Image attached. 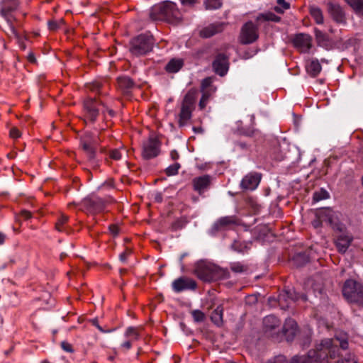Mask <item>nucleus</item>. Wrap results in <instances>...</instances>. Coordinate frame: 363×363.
Instances as JSON below:
<instances>
[{"instance_id": "obj_3", "label": "nucleus", "mask_w": 363, "mask_h": 363, "mask_svg": "<svg viewBox=\"0 0 363 363\" xmlns=\"http://www.w3.org/2000/svg\"><path fill=\"white\" fill-rule=\"evenodd\" d=\"M150 15L155 21H172L179 18L180 12L174 2L165 1L153 6Z\"/></svg>"}, {"instance_id": "obj_40", "label": "nucleus", "mask_w": 363, "mask_h": 363, "mask_svg": "<svg viewBox=\"0 0 363 363\" xmlns=\"http://www.w3.org/2000/svg\"><path fill=\"white\" fill-rule=\"evenodd\" d=\"M329 197V194L327 191L321 189L313 194V200L314 202H318L323 199H326Z\"/></svg>"}, {"instance_id": "obj_4", "label": "nucleus", "mask_w": 363, "mask_h": 363, "mask_svg": "<svg viewBox=\"0 0 363 363\" xmlns=\"http://www.w3.org/2000/svg\"><path fill=\"white\" fill-rule=\"evenodd\" d=\"M316 216V219L312 222L315 228H320L323 223H325L337 232H342L345 229V225L340 221L338 213L330 208L320 210Z\"/></svg>"}, {"instance_id": "obj_29", "label": "nucleus", "mask_w": 363, "mask_h": 363, "mask_svg": "<svg viewBox=\"0 0 363 363\" xmlns=\"http://www.w3.org/2000/svg\"><path fill=\"white\" fill-rule=\"evenodd\" d=\"M11 34L13 35L16 38L17 43L19 48L21 50H25L26 48V45L25 44V41L27 40V38L24 35H21L17 32L13 25H10L9 28Z\"/></svg>"}, {"instance_id": "obj_58", "label": "nucleus", "mask_w": 363, "mask_h": 363, "mask_svg": "<svg viewBox=\"0 0 363 363\" xmlns=\"http://www.w3.org/2000/svg\"><path fill=\"white\" fill-rule=\"evenodd\" d=\"M91 323L93 325H94L95 327H96L98 328V330L101 332V333H105L106 331L99 325V321L97 319L94 318L93 320H91Z\"/></svg>"}, {"instance_id": "obj_19", "label": "nucleus", "mask_w": 363, "mask_h": 363, "mask_svg": "<svg viewBox=\"0 0 363 363\" xmlns=\"http://www.w3.org/2000/svg\"><path fill=\"white\" fill-rule=\"evenodd\" d=\"M18 3L17 0H4L1 3V13L6 20L9 26L13 25L11 22L12 16L11 13L15 11L18 7Z\"/></svg>"}, {"instance_id": "obj_37", "label": "nucleus", "mask_w": 363, "mask_h": 363, "mask_svg": "<svg viewBox=\"0 0 363 363\" xmlns=\"http://www.w3.org/2000/svg\"><path fill=\"white\" fill-rule=\"evenodd\" d=\"M290 330H298V325L296 322L292 318H288L286 320L284 325L282 328V332L284 334H288Z\"/></svg>"}, {"instance_id": "obj_11", "label": "nucleus", "mask_w": 363, "mask_h": 363, "mask_svg": "<svg viewBox=\"0 0 363 363\" xmlns=\"http://www.w3.org/2000/svg\"><path fill=\"white\" fill-rule=\"evenodd\" d=\"M257 38V27L252 21L247 22L242 28L240 42L243 44H250L255 42Z\"/></svg>"}, {"instance_id": "obj_15", "label": "nucleus", "mask_w": 363, "mask_h": 363, "mask_svg": "<svg viewBox=\"0 0 363 363\" xmlns=\"http://www.w3.org/2000/svg\"><path fill=\"white\" fill-rule=\"evenodd\" d=\"M196 286V282L186 277H181L172 283V289L176 293H180L186 290H195Z\"/></svg>"}, {"instance_id": "obj_51", "label": "nucleus", "mask_w": 363, "mask_h": 363, "mask_svg": "<svg viewBox=\"0 0 363 363\" xmlns=\"http://www.w3.org/2000/svg\"><path fill=\"white\" fill-rule=\"evenodd\" d=\"M9 134L10 136L13 139L18 138L21 135V131L16 127L11 128Z\"/></svg>"}, {"instance_id": "obj_61", "label": "nucleus", "mask_w": 363, "mask_h": 363, "mask_svg": "<svg viewBox=\"0 0 363 363\" xmlns=\"http://www.w3.org/2000/svg\"><path fill=\"white\" fill-rule=\"evenodd\" d=\"M21 216L26 219H28L31 217V213L30 211L23 210L21 211Z\"/></svg>"}, {"instance_id": "obj_63", "label": "nucleus", "mask_w": 363, "mask_h": 363, "mask_svg": "<svg viewBox=\"0 0 363 363\" xmlns=\"http://www.w3.org/2000/svg\"><path fill=\"white\" fill-rule=\"evenodd\" d=\"M131 345H132L131 342L128 340V341L124 342L121 345V347L125 348V350H128L129 349H130Z\"/></svg>"}, {"instance_id": "obj_30", "label": "nucleus", "mask_w": 363, "mask_h": 363, "mask_svg": "<svg viewBox=\"0 0 363 363\" xmlns=\"http://www.w3.org/2000/svg\"><path fill=\"white\" fill-rule=\"evenodd\" d=\"M292 261L297 267H301L309 262V257L306 252L296 254Z\"/></svg>"}, {"instance_id": "obj_62", "label": "nucleus", "mask_w": 363, "mask_h": 363, "mask_svg": "<svg viewBox=\"0 0 363 363\" xmlns=\"http://www.w3.org/2000/svg\"><path fill=\"white\" fill-rule=\"evenodd\" d=\"M215 70H216V73L217 74H218L220 77H224L227 74L228 69H215Z\"/></svg>"}, {"instance_id": "obj_33", "label": "nucleus", "mask_w": 363, "mask_h": 363, "mask_svg": "<svg viewBox=\"0 0 363 363\" xmlns=\"http://www.w3.org/2000/svg\"><path fill=\"white\" fill-rule=\"evenodd\" d=\"M223 6V0H203V6L206 10H218Z\"/></svg>"}, {"instance_id": "obj_36", "label": "nucleus", "mask_w": 363, "mask_h": 363, "mask_svg": "<svg viewBox=\"0 0 363 363\" xmlns=\"http://www.w3.org/2000/svg\"><path fill=\"white\" fill-rule=\"evenodd\" d=\"M308 63L309 65L306 68H321L323 64H328V60L325 58H321L320 60L317 58H311Z\"/></svg>"}, {"instance_id": "obj_50", "label": "nucleus", "mask_w": 363, "mask_h": 363, "mask_svg": "<svg viewBox=\"0 0 363 363\" xmlns=\"http://www.w3.org/2000/svg\"><path fill=\"white\" fill-rule=\"evenodd\" d=\"M321 69H306V77H309L311 78L317 77L320 73Z\"/></svg>"}, {"instance_id": "obj_28", "label": "nucleus", "mask_w": 363, "mask_h": 363, "mask_svg": "<svg viewBox=\"0 0 363 363\" xmlns=\"http://www.w3.org/2000/svg\"><path fill=\"white\" fill-rule=\"evenodd\" d=\"M117 81L119 88L124 92H127L135 85L134 82L128 77H118Z\"/></svg>"}, {"instance_id": "obj_32", "label": "nucleus", "mask_w": 363, "mask_h": 363, "mask_svg": "<svg viewBox=\"0 0 363 363\" xmlns=\"http://www.w3.org/2000/svg\"><path fill=\"white\" fill-rule=\"evenodd\" d=\"M354 10L355 13L359 16H363V0H345Z\"/></svg>"}, {"instance_id": "obj_7", "label": "nucleus", "mask_w": 363, "mask_h": 363, "mask_svg": "<svg viewBox=\"0 0 363 363\" xmlns=\"http://www.w3.org/2000/svg\"><path fill=\"white\" fill-rule=\"evenodd\" d=\"M99 143V137L90 132H86L80 137V145L86 152L89 161L95 168L99 166L95 161L96 149Z\"/></svg>"}, {"instance_id": "obj_12", "label": "nucleus", "mask_w": 363, "mask_h": 363, "mask_svg": "<svg viewBox=\"0 0 363 363\" xmlns=\"http://www.w3.org/2000/svg\"><path fill=\"white\" fill-rule=\"evenodd\" d=\"M300 298L303 299V301L307 300V297L305 294H299L296 293L294 289H288L284 290L281 294L279 295L278 301L282 308H288L289 304L298 301Z\"/></svg>"}, {"instance_id": "obj_23", "label": "nucleus", "mask_w": 363, "mask_h": 363, "mask_svg": "<svg viewBox=\"0 0 363 363\" xmlns=\"http://www.w3.org/2000/svg\"><path fill=\"white\" fill-rule=\"evenodd\" d=\"M222 30V25L219 23H212L204 27L200 30V35L202 38H211L215 34Z\"/></svg>"}, {"instance_id": "obj_10", "label": "nucleus", "mask_w": 363, "mask_h": 363, "mask_svg": "<svg viewBox=\"0 0 363 363\" xmlns=\"http://www.w3.org/2000/svg\"><path fill=\"white\" fill-rule=\"evenodd\" d=\"M160 142L155 138H150L143 145V157L145 160H150L156 157L160 152Z\"/></svg>"}, {"instance_id": "obj_27", "label": "nucleus", "mask_w": 363, "mask_h": 363, "mask_svg": "<svg viewBox=\"0 0 363 363\" xmlns=\"http://www.w3.org/2000/svg\"><path fill=\"white\" fill-rule=\"evenodd\" d=\"M229 60L228 57L223 54L220 53L216 55L213 62V68H228Z\"/></svg>"}, {"instance_id": "obj_17", "label": "nucleus", "mask_w": 363, "mask_h": 363, "mask_svg": "<svg viewBox=\"0 0 363 363\" xmlns=\"http://www.w3.org/2000/svg\"><path fill=\"white\" fill-rule=\"evenodd\" d=\"M211 182L212 177L208 174L194 177L192 179L193 189L201 195L210 188Z\"/></svg>"}, {"instance_id": "obj_60", "label": "nucleus", "mask_w": 363, "mask_h": 363, "mask_svg": "<svg viewBox=\"0 0 363 363\" xmlns=\"http://www.w3.org/2000/svg\"><path fill=\"white\" fill-rule=\"evenodd\" d=\"M170 157L172 160H177L179 158V154L175 150H173L170 152Z\"/></svg>"}, {"instance_id": "obj_53", "label": "nucleus", "mask_w": 363, "mask_h": 363, "mask_svg": "<svg viewBox=\"0 0 363 363\" xmlns=\"http://www.w3.org/2000/svg\"><path fill=\"white\" fill-rule=\"evenodd\" d=\"M181 4L184 6L192 7L199 2L200 0H179Z\"/></svg>"}, {"instance_id": "obj_16", "label": "nucleus", "mask_w": 363, "mask_h": 363, "mask_svg": "<svg viewBox=\"0 0 363 363\" xmlns=\"http://www.w3.org/2000/svg\"><path fill=\"white\" fill-rule=\"evenodd\" d=\"M339 233L340 235L336 236L335 245L337 247V251L340 253L344 254L346 252L348 247L350 246L353 238L352 235H349V233L346 231L345 226L344 230L342 232Z\"/></svg>"}, {"instance_id": "obj_24", "label": "nucleus", "mask_w": 363, "mask_h": 363, "mask_svg": "<svg viewBox=\"0 0 363 363\" xmlns=\"http://www.w3.org/2000/svg\"><path fill=\"white\" fill-rule=\"evenodd\" d=\"M223 306L220 304L214 309L211 315V321L218 327H222L223 325Z\"/></svg>"}, {"instance_id": "obj_14", "label": "nucleus", "mask_w": 363, "mask_h": 363, "mask_svg": "<svg viewBox=\"0 0 363 363\" xmlns=\"http://www.w3.org/2000/svg\"><path fill=\"white\" fill-rule=\"evenodd\" d=\"M262 179V174L251 172L246 174L240 182V188L244 191H253L257 189Z\"/></svg>"}, {"instance_id": "obj_38", "label": "nucleus", "mask_w": 363, "mask_h": 363, "mask_svg": "<svg viewBox=\"0 0 363 363\" xmlns=\"http://www.w3.org/2000/svg\"><path fill=\"white\" fill-rule=\"evenodd\" d=\"M231 249L238 252H245L248 250L247 243L239 240H235L231 245Z\"/></svg>"}, {"instance_id": "obj_5", "label": "nucleus", "mask_w": 363, "mask_h": 363, "mask_svg": "<svg viewBox=\"0 0 363 363\" xmlns=\"http://www.w3.org/2000/svg\"><path fill=\"white\" fill-rule=\"evenodd\" d=\"M198 91L196 89H189L185 94L181 104L179 113L178 124L182 127L187 124L191 118L192 112L195 108V102L197 98Z\"/></svg>"}, {"instance_id": "obj_8", "label": "nucleus", "mask_w": 363, "mask_h": 363, "mask_svg": "<svg viewBox=\"0 0 363 363\" xmlns=\"http://www.w3.org/2000/svg\"><path fill=\"white\" fill-rule=\"evenodd\" d=\"M85 121L94 123L99 113H104V106L96 98L87 97L83 103Z\"/></svg>"}, {"instance_id": "obj_45", "label": "nucleus", "mask_w": 363, "mask_h": 363, "mask_svg": "<svg viewBox=\"0 0 363 363\" xmlns=\"http://www.w3.org/2000/svg\"><path fill=\"white\" fill-rule=\"evenodd\" d=\"M277 6L275 7V11L277 13H284L285 10H287L290 7V4L285 0H277Z\"/></svg>"}, {"instance_id": "obj_44", "label": "nucleus", "mask_w": 363, "mask_h": 363, "mask_svg": "<svg viewBox=\"0 0 363 363\" xmlns=\"http://www.w3.org/2000/svg\"><path fill=\"white\" fill-rule=\"evenodd\" d=\"M194 320L196 323H201L205 320L206 315L203 312L200 310H194L191 312Z\"/></svg>"}, {"instance_id": "obj_41", "label": "nucleus", "mask_w": 363, "mask_h": 363, "mask_svg": "<svg viewBox=\"0 0 363 363\" xmlns=\"http://www.w3.org/2000/svg\"><path fill=\"white\" fill-rule=\"evenodd\" d=\"M184 66V61L181 58L172 59L165 66L164 68H182Z\"/></svg>"}, {"instance_id": "obj_47", "label": "nucleus", "mask_w": 363, "mask_h": 363, "mask_svg": "<svg viewBox=\"0 0 363 363\" xmlns=\"http://www.w3.org/2000/svg\"><path fill=\"white\" fill-rule=\"evenodd\" d=\"M125 335L126 337L133 336L134 340H138L140 337L137 328L134 327H128L125 330Z\"/></svg>"}, {"instance_id": "obj_46", "label": "nucleus", "mask_w": 363, "mask_h": 363, "mask_svg": "<svg viewBox=\"0 0 363 363\" xmlns=\"http://www.w3.org/2000/svg\"><path fill=\"white\" fill-rule=\"evenodd\" d=\"M101 83L97 81H94L86 84V89L95 93L99 92L101 88Z\"/></svg>"}, {"instance_id": "obj_20", "label": "nucleus", "mask_w": 363, "mask_h": 363, "mask_svg": "<svg viewBox=\"0 0 363 363\" xmlns=\"http://www.w3.org/2000/svg\"><path fill=\"white\" fill-rule=\"evenodd\" d=\"M235 223L236 218L235 216L221 217L214 223L211 231L213 233H216L218 231L224 230Z\"/></svg>"}, {"instance_id": "obj_43", "label": "nucleus", "mask_w": 363, "mask_h": 363, "mask_svg": "<svg viewBox=\"0 0 363 363\" xmlns=\"http://www.w3.org/2000/svg\"><path fill=\"white\" fill-rule=\"evenodd\" d=\"M68 220V217L65 215H62L58 220H57L55 223V228L57 230L61 232L65 230L64 225L66 224V223Z\"/></svg>"}, {"instance_id": "obj_13", "label": "nucleus", "mask_w": 363, "mask_h": 363, "mask_svg": "<svg viewBox=\"0 0 363 363\" xmlns=\"http://www.w3.org/2000/svg\"><path fill=\"white\" fill-rule=\"evenodd\" d=\"M327 10L335 23L341 25L347 23L345 13L340 4L329 1L327 3Z\"/></svg>"}, {"instance_id": "obj_2", "label": "nucleus", "mask_w": 363, "mask_h": 363, "mask_svg": "<svg viewBox=\"0 0 363 363\" xmlns=\"http://www.w3.org/2000/svg\"><path fill=\"white\" fill-rule=\"evenodd\" d=\"M194 274L201 280L211 282L230 277L228 269H222L211 263L200 261L195 264Z\"/></svg>"}, {"instance_id": "obj_6", "label": "nucleus", "mask_w": 363, "mask_h": 363, "mask_svg": "<svg viewBox=\"0 0 363 363\" xmlns=\"http://www.w3.org/2000/svg\"><path fill=\"white\" fill-rule=\"evenodd\" d=\"M342 295L350 303L363 306V284L354 279H347L342 287Z\"/></svg>"}, {"instance_id": "obj_25", "label": "nucleus", "mask_w": 363, "mask_h": 363, "mask_svg": "<svg viewBox=\"0 0 363 363\" xmlns=\"http://www.w3.org/2000/svg\"><path fill=\"white\" fill-rule=\"evenodd\" d=\"M82 205L90 213H96L101 209V203L97 199H85Z\"/></svg>"}, {"instance_id": "obj_64", "label": "nucleus", "mask_w": 363, "mask_h": 363, "mask_svg": "<svg viewBox=\"0 0 363 363\" xmlns=\"http://www.w3.org/2000/svg\"><path fill=\"white\" fill-rule=\"evenodd\" d=\"M285 157V155L282 152H280L276 155H274V158L277 160H282Z\"/></svg>"}, {"instance_id": "obj_57", "label": "nucleus", "mask_w": 363, "mask_h": 363, "mask_svg": "<svg viewBox=\"0 0 363 363\" xmlns=\"http://www.w3.org/2000/svg\"><path fill=\"white\" fill-rule=\"evenodd\" d=\"M109 231L113 235H117L119 233V228L116 225H111L108 227Z\"/></svg>"}, {"instance_id": "obj_54", "label": "nucleus", "mask_w": 363, "mask_h": 363, "mask_svg": "<svg viewBox=\"0 0 363 363\" xmlns=\"http://www.w3.org/2000/svg\"><path fill=\"white\" fill-rule=\"evenodd\" d=\"M131 254V250L130 249H126L123 252H122L119 259L122 262H125L127 260L128 257Z\"/></svg>"}, {"instance_id": "obj_59", "label": "nucleus", "mask_w": 363, "mask_h": 363, "mask_svg": "<svg viewBox=\"0 0 363 363\" xmlns=\"http://www.w3.org/2000/svg\"><path fill=\"white\" fill-rule=\"evenodd\" d=\"M27 60L29 62H30L33 65H35L36 62V59L33 52H30L27 56Z\"/></svg>"}, {"instance_id": "obj_1", "label": "nucleus", "mask_w": 363, "mask_h": 363, "mask_svg": "<svg viewBox=\"0 0 363 363\" xmlns=\"http://www.w3.org/2000/svg\"><path fill=\"white\" fill-rule=\"evenodd\" d=\"M339 347L333 339L323 340L316 346L315 350H310L305 356L310 363H330L332 359L338 357Z\"/></svg>"}, {"instance_id": "obj_21", "label": "nucleus", "mask_w": 363, "mask_h": 363, "mask_svg": "<svg viewBox=\"0 0 363 363\" xmlns=\"http://www.w3.org/2000/svg\"><path fill=\"white\" fill-rule=\"evenodd\" d=\"M264 332L269 334L277 333V329L279 328L281 321L273 315L266 316L263 320Z\"/></svg>"}, {"instance_id": "obj_49", "label": "nucleus", "mask_w": 363, "mask_h": 363, "mask_svg": "<svg viewBox=\"0 0 363 363\" xmlns=\"http://www.w3.org/2000/svg\"><path fill=\"white\" fill-rule=\"evenodd\" d=\"M185 222L183 220L178 219L172 223L171 228L173 230H178L184 228Z\"/></svg>"}, {"instance_id": "obj_34", "label": "nucleus", "mask_w": 363, "mask_h": 363, "mask_svg": "<svg viewBox=\"0 0 363 363\" xmlns=\"http://www.w3.org/2000/svg\"><path fill=\"white\" fill-rule=\"evenodd\" d=\"M279 19L274 13L271 12L259 13L256 17V21L259 23L264 21H277Z\"/></svg>"}, {"instance_id": "obj_18", "label": "nucleus", "mask_w": 363, "mask_h": 363, "mask_svg": "<svg viewBox=\"0 0 363 363\" xmlns=\"http://www.w3.org/2000/svg\"><path fill=\"white\" fill-rule=\"evenodd\" d=\"M293 43L301 52H308L312 45V38L308 34L299 33L294 37Z\"/></svg>"}, {"instance_id": "obj_48", "label": "nucleus", "mask_w": 363, "mask_h": 363, "mask_svg": "<svg viewBox=\"0 0 363 363\" xmlns=\"http://www.w3.org/2000/svg\"><path fill=\"white\" fill-rule=\"evenodd\" d=\"M109 157L114 160H119L122 157L121 152L118 149H113L109 152Z\"/></svg>"}, {"instance_id": "obj_56", "label": "nucleus", "mask_w": 363, "mask_h": 363, "mask_svg": "<svg viewBox=\"0 0 363 363\" xmlns=\"http://www.w3.org/2000/svg\"><path fill=\"white\" fill-rule=\"evenodd\" d=\"M297 333V330H289L288 334H284L286 336L287 341H291L293 340L294 337H295L296 334Z\"/></svg>"}, {"instance_id": "obj_52", "label": "nucleus", "mask_w": 363, "mask_h": 363, "mask_svg": "<svg viewBox=\"0 0 363 363\" xmlns=\"http://www.w3.org/2000/svg\"><path fill=\"white\" fill-rule=\"evenodd\" d=\"M61 347L65 352L72 353L74 350L72 348V345L66 341H63L61 342Z\"/></svg>"}, {"instance_id": "obj_9", "label": "nucleus", "mask_w": 363, "mask_h": 363, "mask_svg": "<svg viewBox=\"0 0 363 363\" xmlns=\"http://www.w3.org/2000/svg\"><path fill=\"white\" fill-rule=\"evenodd\" d=\"M153 45V39L148 35H140L130 42V51L133 55H142L150 52Z\"/></svg>"}, {"instance_id": "obj_31", "label": "nucleus", "mask_w": 363, "mask_h": 363, "mask_svg": "<svg viewBox=\"0 0 363 363\" xmlns=\"http://www.w3.org/2000/svg\"><path fill=\"white\" fill-rule=\"evenodd\" d=\"M310 14L311 17L314 19L317 24H323L324 22V17L323 14V11L318 6H311L310 8Z\"/></svg>"}, {"instance_id": "obj_35", "label": "nucleus", "mask_w": 363, "mask_h": 363, "mask_svg": "<svg viewBox=\"0 0 363 363\" xmlns=\"http://www.w3.org/2000/svg\"><path fill=\"white\" fill-rule=\"evenodd\" d=\"M230 268L231 271L235 273H243L247 271L248 269L247 265L240 262H231L230 264Z\"/></svg>"}, {"instance_id": "obj_39", "label": "nucleus", "mask_w": 363, "mask_h": 363, "mask_svg": "<svg viewBox=\"0 0 363 363\" xmlns=\"http://www.w3.org/2000/svg\"><path fill=\"white\" fill-rule=\"evenodd\" d=\"M181 167V164L178 162H175L174 164L169 165L164 170L165 174L168 177L174 176L178 174V171Z\"/></svg>"}, {"instance_id": "obj_22", "label": "nucleus", "mask_w": 363, "mask_h": 363, "mask_svg": "<svg viewBox=\"0 0 363 363\" xmlns=\"http://www.w3.org/2000/svg\"><path fill=\"white\" fill-rule=\"evenodd\" d=\"M314 33L319 46L326 50H329L332 47V41L326 33L316 28H314Z\"/></svg>"}, {"instance_id": "obj_55", "label": "nucleus", "mask_w": 363, "mask_h": 363, "mask_svg": "<svg viewBox=\"0 0 363 363\" xmlns=\"http://www.w3.org/2000/svg\"><path fill=\"white\" fill-rule=\"evenodd\" d=\"M48 28L50 30H56L60 27V24L56 21H50L48 23Z\"/></svg>"}, {"instance_id": "obj_26", "label": "nucleus", "mask_w": 363, "mask_h": 363, "mask_svg": "<svg viewBox=\"0 0 363 363\" xmlns=\"http://www.w3.org/2000/svg\"><path fill=\"white\" fill-rule=\"evenodd\" d=\"M216 88H210L208 90H201L202 96L199 103V106L201 110H203L206 108L210 99L216 93Z\"/></svg>"}, {"instance_id": "obj_42", "label": "nucleus", "mask_w": 363, "mask_h": 363, "mask_svg": "<svg viewBox=\"0 0 363 363\" xmlns=\"http://www.w3.org/2000/svg\"><path fill=\"white\" fill-rule=\"evenodd\" d=\"M214 79V77H208L203 79L201 82V90H208L210 88H216L212 85Z\"/></svg>"}]
</instances>
